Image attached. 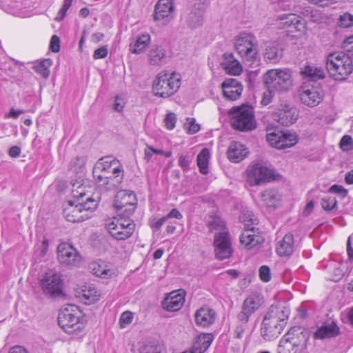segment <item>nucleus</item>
<instances>
[{
    "mask_svg": "<svg viewBox=\"0 0 353 353\" xmlns=\"http://www.w3.org/2000/svg\"><path fill=\"white\" fill-rule=\"evenodd\" d=\"M123 170L122 165L116 159L112 157H104L101 158L94 165V172H111L114 168Z\"/></svg>",
    "mask_w": 353,
    "mask_h": 353,
    "instance_id": "bb28decb",
    "label": "nucleus"
},
{
    "mask_svg": "<svg viewBox=\"0 0 353 353\" xmlns=\"http://www.w3.org/2000/svg\"><path fill=\"white\" fill-rule=\"evenodd\" d=\"M214 252L219 260H224L232 256L233 250L228 231L217 232L214 240Z\"/></svg>",
    "mask_w": 353,
    "mask_h": 353,
    "instance_id": "2eb2a0df",
    "label": "nucleus"
},
{
    "mask_svg": "<svg viewBox=\"0 0 353 353\" xmlns=\"http://www.w3.org/2000/svg\"><path fill=\"white\" fill-rule=\"evenodd\" d=\"M181 79L175 73L161 71L156 76L152 83L154 95L167 98L173 95L180 88Z\"/></svg>",
    "mask_w": 353,
    "mask_h": 353,
    "instance_id": "f03ea898",
    "label": "nucleus"
},
{
    "mask_svg": "<svg viewBox=\"0 0 353 353\" xmlns=\"http://www.w3.org/2000/svg\"><path fill=\"white\" fill-rule=\"evenodd\" d=\"M203 9L200 6H194L185 19L188 26L193 28L200 26L203 22Z\"/></svg>",
    "mask_w": 353,
    "mask_h": 353,
    "instance_id": "7c9ffc66",
    "label": "nucleus"
},
{
    "mask_svg": "<svg viewBox=\"0 0 353 353\" xmlns=\"http://www.w3.org/2000/svg\"><path fill=\"white\" fill-rule=\"evenodd\" d=\"M176 121V117L173 112L168 113L164 119L165 125L168 130H172L175 127Z\"/></svg>",
    "mask_w": 353,
    "mask_h": 353,
    "instance_id": "6e6d98bb",
    "label": "nucleus"
},
{
    "mask_svg": "<svg viewBox=\"0 0 353 353\" xmlns=\"http://www.w3.org/2000/svg\"><path fill=\"white\" fill-rule=\"evenodd\" d=\"M263 303V297L259 294H250L244 300L241 310L237 314L238 321L248 323L250 317L261 307Z\"/></svg>",
    "mask_w": 353,
    "mask_h": 353,
    "instance_id": "ddd939ff",
    "label": "nucleus"
},
{
    "mask_svg": "<svg viewBox=\"0 0 353 353\" xmlns=\"http://www.w3.org/2000/svg\"><path fill=\"white\" fill-rule=\"evenodd\" d=\"M247 182L251 185H259L270 181L273 177L272 171L261 163L250 165L246 169Z\"/></svg>",
    "mask_w": 353,
    "mask_h": 353,
    "instance_id": "9d476101",
    "label": "nucleus"
},
{
    "mask_svg": "<svg viewBox=\"0 0 353 353\" xmlns=\"http://www.w3.org/2000/svg\"><path fill=\"white\" fill-rule=\"evenodd\" d=\"M263 81L268 89L279 92L288 91L293 85L292 75L286 70H269L263 74Z\"/></svg>",
    "mask_w": 353,
    "mask_h": 353,
    "instance_id": "423d86ee",
    "label": "nucleus"
},
{
    "mask_svg": "<svg viewBox=\"0 0 353 353\" xmlns=\"http://www.w3.org/2000/svg\"><path fill=\"white\" fill-rule=\"evenodd\" d=\"M70 6L71 5L63 3L62 7L60 8L57 17L54 19L55 21L59 22L63 21L67 14L68 10Z\"/></svg>",
    "mask_w": 353,
    "mask_h": 353,
    "instance_id": "680f3d73",
    "label": "nucleus"
},
{
    "mask_svg": "<svg viewBox=\"0 0 353 353\" xmlns=\"http://www.w3.org/2000/svg\"><path fill=\"white\" fill-rule=\"evenodd\" d=\"M329 191L332 193L340 194L342 197H345L347 194V190L342 185H333L330 188Z\"/></svg>",
    "mask_w": 353,
    "mask_h": 353,
    "instance_id": "e2e57ef3",
    "label": "nucleus"
},
{
    "mask_svg": "<svg viewBox=\"0 0 353 353\" xmlns=\"http://www.w3.org/2000/svg\"><path fill=\"white\" fill-rule=\"evenodd\" d=\"M212 341V336L210 334H201L196 341L194 343L191 350L193 353H203L205 352Z\"/></svg>",
    "mask_w": 353,
    "mask_h": 353,
    "instance_id": "72a5a7b5",
    "label": "nucleus"
},
{
    "mask_svg": "<svg viewBox=\"0 0 353 353\" xmlns=\"http://www.w3.org/2000/svg\"><path fill=\"white\" fill-rule=\"evenodd\" d=\"M261 197L262 201L267 208H276L279 205L281 196L278 191L274 189H268L263 191Z\"/></svg>",
    "mask_w": 353,
    "mask_h": 353,
    "instance_id": "2f4dec72",
    "label": "nucleus"
},
{
    "mask_svg": "<svg viewBox=\"0 0 353 353\" xmlns=\"http://www.w3.org/2000/svg\"><path fill=\"white\" fill-rule=\"evenodd\" d=\"M339 333V327L334 321H332L330 323H325L318 327L314 332V338L318 339L332 338L338 336Z\"/></svg>",
    "mask_w": 353,
    "mask_h": 353,
    "instance_id": "cd10ccee",
    "label": "nucleus"
},
{
    "mask_svg": "<svg viewBox=\"0 0 353 353\" xmlns=\"http://www.w3.org/2000/svg\"><path fill=\"white\" fill-rule=\"evenodd\" d=\"M185 302V293L183 290L172 291L162 301V307L168 312L179 311Z\"/></svg>",
    "mask_w": 353,
    "mask_h": 353,
    "instance_id": "aec40b11",
    "label": "nucleus"
},
{
    "mask_svg": "<svg viewBox=\"0 0 353 353\" xmlns=\"http://www.w3.org/2000/svg\"><path fill=\"white\" fill-rule=\"evenodd\" d=\"M57 259L60 263L70 267L78 265L81 261L78 251L72 245L65 242L58 245Z\"/></svg>",
    "mask_w": 353,
    "mask_h": 353,
    "instance_id": "4468645a",
    "label": "nucleus"
},
{
    "mask_svg": "<svg viewBox=\"0 0 353 353\" xmlns=\"http://www.w3.org/2000/svg\"><path fill=\"white\" fill-rule=\"evenodd\" d=\"M353 145V139L349 135H345L342 137L340 141V148L343 151H348L352 149Z\"/></svg>",
    "mask_w": 353,
    "mask_h": 353,
    "instance_id": "5fc2aeb1",
    "label": "nucleus"
},
{
    "mask_svg": "<svg viewBox=\"0 0 353 353\" xmlns=\"http://www.w3.org/2000/svg\"><path fill=\"white\" fill-rule=\"evenodd\" d=\"M267 141L270 143V144L276 148V143L280 139V134H276L274 132L267 134Z\"/></svg>",
    "mask_w": 353,
    "mask_h": 353,
    "instance_id": "338daca9",
    "label": "nucleus"
},
{
    "mask_svg": "<svg viewBox=\"0 0 353 353\" xmlns=\"http://www.w3.org/2000/svg\"><path fill=\"white\" fill-rule=\"evenodd\" d=\"M223 97L230 101H236L241 97L243 85L236 79H226L221 84Z\"/></svg>",
    "mask_w": 353,
    "mask_h": 353,
    "instance_id": "6ab92c4d",
    "label": "nucleus"
},
{
    "mask_svg": "<svg viewBox=\"0 0 353 353\" xmlns=\"http://www.w3.org/2000/svg\"><path fill=\"white\" fill-rule=\"evenodd\" d=\"M259 276L264 282H268L271 279L270 269L267 265H263L259 269Z\"/></svg>",
    "mask_w": 353,
    "mask_h": 353,
    "instance_id": "4d7b16f0",
    "label": "nucleus"
},
{
    "mask_svg": "<svg viewBox=\"0 0 353 353\" xmlns=\"http://www.w3.org/2000/svg\"><path fill=\"white\" fill-rule=\"evenodd\" d=\"M264 59L271 63H277L283 56L282 50H280L275 45L271 43L268 45L264 52Z\"/></svg>",
    "mask_w": 353,
    "mask_h": 353,
    "instance_id": "58836bf2",
    "label": "nucleus"
},
{
    "mask_svg": "<svg viewBox=\"0 0 353 353\" xmlns=\"http://www.w3.org/2000/svg\"><path fill=\"white\" fill-rule=\"evenodd\" d=\"M209 159L210 151L207 148H203L197 156L196 163L199 171L203 174L208 173Z\"/></svg>",
    "mask_w": 353,
    "mask_h": 353,
    "instance_id": "a19ab883",
    "label": "nucleus"
},
{
    "mask_svg": "<svg viewBox=\"0 0 353 353\" xmlns=\"http://www.w3.org/2000/svg\"><path fill=\"white\" fill-rule=\"evenodd\" d=\"M299 95L302 103L309 107L319 105L323 99V92L318 85L305 82L299 90Z\"/></svg>",
    "mask_w": 353,
    "mask_h": 353,
    "instance_id": "f8f14e48",
    "label": "nucleus"
},
{
    "mask_svg": "<svg viewBox=\"0 0 353 353\" xmlns=\"http://www.w3.org/2000/svg\"><path fill=\"white\" fill-rule=\"evenodd\" d=\"M274 92H276L274 90L268 89V90L263 93L261 100L262 105H267L270 103L274 97Z\"/></svg>",
    "mask_w": 353,
    "mask_h": 353,
    "instance_id": "052dcab7",
    "label": "nucleus"
},
{
    "mask_svg": "<svg viewBox=\"0 0 353 353\" xmlns=\"http://www.w3.org/2000/svg\"><path fill=\"white\" fill-rule=\"evenodd\" d=\"M81 317V312L79 307L75 305H68L60 310L58 323L65 332L74 334L82 329Z\"/></svg>",
    "mask_w": 353,
    "mask_h": 353,
    "instance_id": "0eeeda50",
    "label": "nucleus"
},
{
    "mask_svg": "<svg viewBox=\"0 0 353 353\" xmlns=\"http://www.w3.org/2000/svg\"><path fill=\"white\" fill-rule=\"evenodd\" d=\"M72 195L74 202H82L83 196L86 195V186L81 181H76L72 185Z\"/></svg>",
    "mask_w": 353,
    "mask_h": 353,
    "instance_id": "37998d69",
    "label": "nucleus"
},
{
    "mask_svg": "<svg viewBox=\"0 0 353 353\" xmlns=\"http://www.w3.org/2000/svg\"><path fill=\"white\" fill-rule=\"evenodd\" d=\"M261 238L255 234L254 226L245 228L240 236V242L246 247H254L260 243Z\"/></svg>",
    "mask_w": 353,
    "mask_h": 353,
    "instance_id": "473e14b6",
    "label": "nucleus"
},
{
    "mask_svg": "<svg viewBox=\"0 0 353 353\" xmlns=\"http://www.w3.org/2000/svg\"><path fill=\"white\" fill-rule=\"evenodd\" d=\"M274 319L268 312L263 319L261 333L265 340L270 341L277 337L283 329L282 323H276Z\"/></svg>",
    "mask_w": 353,
    "mask_h": 353,
    "instance_id": "f3484780",
    "label": "nucleus"
},
{
    "mask_svg": "<svg viewBox=\"0 0 353 353\" xmlns=\"http://www.w3.org/2000/svg\"><path fill=\"white\" fill-rule=\"evenodd\" d=\"M79 296L84 300L85 304H92L99 299V294L96 288L89 284L83 286Z\"/></svg>",
    "mask_w": 353,
    "mask_h": 353,
    "instance_id": "e433bc0d",
    "label": "nucleus"
},
{
    "mask_svg": "<svg viewBox=\"0 0 353 353\" xmlns=\"http://www.w3.org/2000/svg\"><path fill=\"white\" fill-rule=\"evenodd\" d=\"M40 283L42 290L46 295L57 297L63 292V281L61 276L52 270L43 275Z\"/></svg>",
    "mask_w": 353,
    "mask_h": 353,
    "instance_id": "9b49d317",
    "label": "nucleus"
},
{
    "mask_svg": "<svg viewBox=\"0 0 353 353\" xmlns=\"http://www.w3.org/2000/svg\"><path fill=\"white\" fill-rule=\"evenodd\" d=\"M85 159L83 157H77L70 162V169L76 173L83 172L85 170Z\"/></svg>",
    "mask_w": 353,
    "mask_h": 353,
    "instance_id": "09e8293b",
    "label": "nucleus"
},
{
    "mask_svg": "<svg viewBox=\"0 0 353 353\" xmlns=\"http://www.w3.org/2000/svg\"><path fill=\"white\" fill-rule=\"evenodd\" d=\"M216 312L208 305H203L198 309L194 314V321L197 326L208 327L215 322Z\"/></svg>",
    "mask_w": 353,
    "mask_h": 353,
    "instance_id": "412c9836",
    "label": "nucleus"
},
{
    "mask_svg": "<svg viewBox=\"0 0 353 353\" xmlns=\"http://www.w3.org/2000/svg\"><path fill=\"white\" fill-rule=\"evenodd\" d=\"M284 336L289 339L292 344L296 347L299 352L305 347L308 336L307 332L300 326L292 327Z\"/></svg>",
    "mask_w": 353,
    "mask_h": 353,
    "instance_id": "4be33fe9",
    "label": "nucleus"
},
{
    "mask_svg": "<svg viewBox=\"0 0 353 353\" xmlns=\"http://www.w3.org/2000/svg\"><path fill=\"white\" fill-rule=\"evenodd\" d=\"M321 205L323 210L331 211L337 208V201L335 197L325 196L321 199Z\"/></svg>",
    "mask_w": 353,
    "mask_h": 353,
    "instance_id": "8fccbe9b",
    "label": "nucleus"
},
{
    "mask_svg": "<svg viewBox=\"0 0 353 353\" xmlns=\"http://www.w3.org/2000/svg\"><path fill=\"white\" fill-rule=\"evenodd\" d=\"M97 201L90 196L82 202L68 201L63 209V216L70 222H80L88 219L90 213L97 208Z\"/></svg>",
    "mask_w": 353,
    "mask_h": 353,
    "instance_id": "7ed1b4c3",
    "label": "nucleus"
},
{
    "mask_svg": "<svg viewBox=\"0 0 353 353\" xmlns=\"http://www.w3.org/2000/svg\"><path fill=\"white\" fill-rule=\"evenodd\" d=\"M294 236L288 233L286 234L282 240H281L276 246V252L280 256H290L294 252Z\"/></svg>",
    "mask_w": 353,
    "mask_h": 353,
    "instance_id": "c85d7f7f",
    "label": "nucleus"
},
{
    "mask_svg": "<svg viewBox=\"0 0 353 353\" xmlns=\"http://www.w3.org/2000/svg\"><path fill=\"white\" fill-rule=\"evenodd\" d=\"M188 123H185V125H188V132L190 134H194L199 132L200 130V125L195 123V119L193 118L188 119Z\"/></svg>",
    "mask_w": 353,
    "mask_h": 353,
    "instance_id": "13d9d810",
    "label": "nucleus"
},
{
    "mask_svg": "<svg viewBox=\"0 0 353 353\" xmlns=\"http://www.w3.org/2000/svg\"><path fill=\"white\" fill-rule=\"evenodd\" d=\"M280 139L276 143V148L283 150L294 146L298 141L295 134L282 133L280 134Z\"/></svg>",
    "mask_w": 353,
    "mask_h": 353,
    "instance_id": "4c0bfd02",
    "label": "nucleus"
},
{
    "mask_svg": "<svg viewBox=\"0 0 353 353\" xmlns=\"http://www.w3.org/2000/svg\"><path fill=\"white\" fill-rule=\"evenodd\" d=\"M299 350L295 347L289 339L284 336L280 341L278 347V353H299Z\"/></svg>",
    "mask_w": 353,
    "mask_h": 353,
    "instance_id": "49530a36",
    "label": "nucleus"
},
{
    "mask_svg": "<svg viewBox=\"0 0 353 353\" xmlns=\"http://www.w3.org/2000/svg\"><path fill=\"white\" fill-rule=\"evenodd\" d=\"M174 17L173 0H159L155 6L154 19L161 26H165Z\"/></svg>",
    "mask_w": 353,
    "mask_h": 353,
    "instance_id": "dca6fc26",
    "label": "nucleus"
},
{
    "mask_svg": "<svg viewBox=\"0 0 353 353\" xmlns=\"http://www.w3.org/2000/svg\"><path fill=\"white\" fill-rule=\"evenodd\" d=\"M301 74L305 79H308L309 81H316L325 78L323 70L315 65H305L302 70Z\"/></svg>",
    "mask_w": 353,
    "mask_h": 353,
    "instance_id": "f704fd0d",
    "label": "nucleus"
},
{
    "mask_svg": "<svg viewBox=\"0 0 353 353\" xmlns=\"http://www.w3.org/2000/svg\"><path fill=\"white\" fill-rule=\"evenodd\" d=\"M110 235L117 240H125L133 234L135 224L129 217L120 215L114 217L105 223Z\"/></svg>",
    "mask_w": 353,
    "mask_h": 353,
    "instance_id": "6e6552de",
    "label": "nucleus"
},
{
    "mask_svg": "<svg viewBox=\"0 0 353 353\" xmlns=\"http://www.w3.org/2000/svg\"><path fill=\"white\" fill-rule=\"evenodd\" d=\"M221 65L225 72L232 75H239L242 70V65L234 54L226 52L223 54Z\"/></svg>",
    "mask_w": 353,
    "mask_h": 353,
    "instance_id": "b1692460",
    "label": "nucleus"
},
{
    "mask_svg": "<svg viewBox=\"0 0 353 353\" xmlns=\"http://www.w3.org/2000/svg\"><path fill=\"white\" fill-rule=\"evenodd\" d=\"M208 227L211 232L214 230H217L219 232L227 231L225 221L219 216L212 217V220L209 221Z\"/></svg>",
    "mask_w": 353,
    "mask_h": 353,
    "instance_id": "de8ad7c7",
    "label": "nucleus"
},
{
    "mask_svg": "<svg viewBox=\"0 0 353 353\" xmlns=\"http://www.w3.org/2000/svg\"><path fill=\"white\" fill-rule=\"evenodd\" d=\"M268 313L270 314V317L275 318L274 320L276 321V323H282V327H284L285 321L288 318V311H285L283 307L272 305Z\"/></svg>",
    "mask_w": 353,
    "mask_h": 353,
    "instance_id": "ea45409f",
    "label": "nucleus"
},
{
    "mask_svg": "<svg viewBox=\"0 0 353 353\" xmlns=\"http://www.w3.org/2000/svg\"><path fill=\"white\" fill-rule=\"evenodd\" d=\"M60 39L57 35H53L50 40V47L53 52H58L60 50Z\"/></svg>",
    "mask_w": 353,
    "mask_h": 353,
    "instance_id": "0e129e2a",
    "label": "nucleus"
},
{
    "mask_svg": "<svg viewBox=\"0 0 353 353\" xmlns=\"http://www.w3.org/2000/svg\"><path fill=\"white\" fill-rule=\"evenodd\" d=\"M161 347L153 343H143L139 347V353H161Z\"/></svg>",
    "mask_w": 353,
    "mask_h": 353,
    "instance_id": "3c124183",
    "label": "nucleus"
},
{
    "mask_svg": "<svg viewBox=\"0 0 353 353\" xmlns=\"http://www.w3.org/2000/svg\"><path fill=\"white\" fill-rule=\"evenodd\" d=\"M114 207L120 215L130 217L137 208V198L130 190H120L115 195Z\"/></svg>",
    "mask_w": 353,
    "mask_h": 353,
    "instance_id": "1a4fd4ad",
    "label": "nucleus"
},
{
    "mask_svg": "<svg viewBox=\"0 0 353 353\" xmlns=\"http://www.w3.org/2000/svg\"><path fill=\"white\" fill-rule=\"evenodd\" d=\"M108 53L107 46H103L94 50L93 58L94 59H104L107 57Z\"/></svg>",
    "mask_w": 353,
    "mask_h": 353,
    "instance_id": "bf43d9fd",
    "label": "nucleus"
},
{
    "mask_svg": "<svg viewBox=\"0 0 353 353\" xmlns=\"http://www.w3.org/2000/svg\"><path fill=\"white\" fill-rule=\"evenodd\" d=\"M112 176H108L105 182L100 184L101 191H112L118 188L123 179V170L116 168L112 171Z\"/></svg>",
    "mask_w": 353,
    "mask_h": 353,
    "instance_id": "393cba45",
    "label": "nucleus"
},
{
    "mask_svg": "<svg viewBox=\"0 0 353 353\" xmlns=\"http://www.w3.org/2000/svg\"><path fill=\"white\" fill-rule=\"evenodd\" d=\"M92 172L94 177L95 178L97 182L99 184V188H100V184H102L103 182H105V179L108 178V176L103 174L105 172H94V167L93 168Z\"/></svg>",
    "mask_w": 353,
    "mask_h": 353,
    "instance_id": "774afa93",
    "label": "nucleus"
},
{
    "mask_svg": "<svg viewBox=\"0 0 353 353\" xmlns=\"http://www.w3.org/2000/svg\"><path fill=\"white\" fill-rule=\"evenodd\" d=\"M326 68L333 79L344 81L352 72V60L342 52L330 53L326 59Z\"/></svg>",
    "mask_w": 353,
    "mask_h": 353,
    "instance_id": "f257e3e1",
    "label": "nucleus"
},
{
    "mask_svg": "<svg viewBox=\"0 0 353 353\" xmlns=\"http://www.w3.org/2000/svg\"><path fill=\"white\" fill-rule=\"evenodd\" d=\"M148 56L149 63L152 65H162L167 61L166 51L161 46H153Z\"/></svg>",
    "mask_w": 353,
    "mask_h": 353,
    "instance_id": "c756f323",
    "label": "nucleus"
},
{
    "mask_svg": "<svg viewBox=\"0 0 353 353\" xmlns=\"http://www.w3.org/2000/svg\"><path fill=\"white\" fill-rule=\"evenodd\" d=\"M239 219L241 222L244 223L245 228L254 226L258 223L257 219L254 216L252 212L248 208H243L242 210Z\"/></svg>",
    "mask_w": 353,
    "mask_h": 353,
    "instance_id": "79ce46f5",
    "label": "nucleus"
},
{
    "mask_svg": "<svg viewBox=\"0 0 353 353\" xmlns=\"http://www.w3.org/2000/svg\"><path fill=\"white\" fill-rule=\"evenodd\" d=\"M92 270L94 274L104 279L110 278L114 274V271L112 270L107 268L106 266L98 263H93L92 265Z\"/></svg>",
    "mask_w": 353,
    "mask_h": 353,
    "instance_id": "c03bdc74",
    "label": "nucleus"
},
{
    "mask_svg": "<svg viewBox=\"0 0 353 353\" xmlns=\"http://www.w3.org/2000/svg\"><path fill=\"white\" fill-rule=\"evenodd\" d=\"M190 161L186 155L181 154L179 158V165L183 170H188L190 169Z\"/></svg>",
    "mask_w": 353,
    "mask_h": 353,
    "instance_id": "69168bd1",
    "label": "nucleus"
},
{
    "mask_svg": "<svg viewBox=\"0 0 353 353\" xmlns=\"http://www.w3.org/2000/svg\"><path fill=\"white\" fill-rule=\"evenodd\" d=\"M231 124L233 128L239 131L248 132L256 128L253 108L243 105L231 108Z\"/></svg>",
    "mask_w": 353,
    "mask_h": 353,
    "instance_id": "20e7f679",
    "label": "nucleus"
},
{
    "mask_svg": "<svg viewBox=\"0 0 353 353\" xmlns=\"http://www.w3.org/2000/svg\"><path fill=\"white\" fill-rule=\"evenodd\" d=\"M133 319V314L130 311H125L122 313L119 323L121 327H125L128 325L132 323Z\"/></svg>",
    "mask_w": 353,
    "mask_h": 353,
    "instance_id": "864d4df0",
    "label": "nucleus"
},
{
    "mask_svg": "<svg viewBox=\"0 0 353 353\" xmlns=\"http://www.w3.org/2000/svg\"><path fill=\"white\" fill-rule=\"evenodd\" d=\"M297 118L296 110L287 104H281V108L273 114V119L285 126L292 125Z\"/></svg>",
    "mask_w": 353,
    "mask_h": 353,
    "instance_id": "a211bd4d",
    "label": "nucleus"
},
{
    "mask_svg": "<svg viewBox=\"0 0 353 353\" xmlns=\"http://www.w3.org/2000/svg\"><path fill=\"white\" fill-rule=\"evenodd\" d=\"M353 25V15L350 13H344L341 15L339 26L342 28H350Z\"/></svg>",
    "mask_w": 353,
    "mask_h": 353,
    "instance_id": "603ef678",
    "label": "nucleus"
},
{
    "mask_svg": "<svg viewBox=\"0 0 353 353\" xmlns=\"http://www.w3.org/2000/svg\"><path fill=\"white\" fill-rule=\"evenodd\" d=\"M52 65V61L50 59H43L36 63L34 66L35 71L40 74L43 78H48L50 75L49 68Z\"/></svg>",
    "mask_w": 353,
    "mask_h": 353,
    "instance_id": "a18cd8bd",
    "label": "nucleus"
},
{
    "mask_svg": "<svg viewBox=\"0 0 353 353\" xmlns=\"http://www.w3.org/2000/svg\"><path fill=\"white\" fill-rule=\"evenodd\" d=\"M228 157L230 161L239 163L248 154L246 147L240 142H232L228 150Z\"/></svg>",
    "mask_w": 353,
    "mask_h": 353,
    "instance_id": "a878e982",
    "label": "nucleus"
},
{
    "mask_svg": "<svg viewBox=\"0 0 353 353\" xmlns=\"http://www.w3.org/2000/svg\"><path fill=\"white\" fill-rule=\"evenodd\" d=\"M234 47L243 61L250 65L257 59V41L252 34L241 33L234 38Z\"/></svg>",
    "mask_w": 353,
    "mask_h": 353,
    "instance_id": "39448f33",
    "label": "nucleus"
},
{
    "mask_svg": "<svg viewBox=\"0 0 353 353\" xmlns=\"http://www.w3.org/2000/svg\"><path fill=\"white\" fill-rule=\"evenodd\" d=\"M150 40V34H143L137 39L134 43L130 44V50L136 54H141L148 47Z\"/></svg>",
    "mask_w": 353,
    "mask_h": 353,
    "instance_id": "c9c22d12",
    "label": "nucleus"
},
{
    "mask_svg": "<svg viewBox=\"0 0 353 353\" xmlns=\"http://www.w3.org/2000/svg\"><path fill=\"white\" fill-rule=\"evenodd\" d=\"M278 25L280 28H293L298 31H301L305 28L301 17L292 13L279 15Z\"/></svg>",
    "mask_w": 353,
    "mask_h": 353,
    "instance_id": "5701e85b",
    "label": "nucleus"
}]
</instances>
